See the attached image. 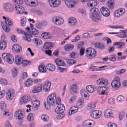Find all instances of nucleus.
<instances>
[{"label":"nucleus","mask_w":127,"mask_h":127,"mask_svg":"<svg viewBox=\"0 0 127 127\" xmlns=\"http://www.w3.org/2000/svg\"><path fill=\"white\" fill-rule=\"evenodd\" d=\"M56 105H61V99L59 97H57V94L56 93H53L50 94L47 99V104L46 102L44 103V106L46 110H50L51 109V106H53L54 104Z\"/></svg>","instance_id":"f257e3e1"},{"label":"nucleus","mask_w":127,"mask_h":127,"mask_svg":"<svg viewBox=\"0 0 127 127\" xmlns=\"http://www.w3.org/2000/svg\"><path fill=\"white\" fill-rule=\"evenodd\" d=\"M90 17L94 22H99L101 20L100 10L98 8L93 7L90 10Z\"/></svg>","instance_id":"f03ea898"},{"label":"nucleus","mask_w":127,"mask_h":127,"mask_svg":"<svg viewBox=\"0 0 127 127\" xmlns=\"http://www.w3.org/2000/svg\"><path fill=\"white\" fill-rule=\"evenodd\" d=\"M15 63L16 65H21L22 67H26L31 64V62L29 61L23 60L22 57L18 55H16L15 57Z\"/></svg>","instance_id":"7ed1b4c3"},{"label":"nucleus","mask_w":127,"mask_h":127,"mask_svg":"<svg viewBox=\"0 0 127 127\" xmlns=\"http://www.w3.org/2000/svg\"><path fill=\"white\" fill-rule=\"evenodd\" d=\"M85 55L87 59L92 60L97 56V51L93 48H88L85 50Z\"/></svg>","instance_id":"20e7f679"},{"label":"nucleus","mask_w":127,"mask_h":127,"mask_svg":"<svg viewBox=\"0 0 127 127\" xmlns=\"http://www.w3.org/2000/svg\"><path fill=\"white\" fill-rule=\"evenodd\" d=\"M2 59H3L4 62L7 64H11L14 62V58L10 54L3 53L2 54Z\"/></svg>","instance_id":"39448f33"},{"label":"nucleus","mask_w":127,"mask_h":127,"mask_svg":"<svg viewBox=\"0 0 127 127\" xmlns=\"http://www.w3.org/2000/svg\"><path fill=\"white\" fill-rule=\"evenodd\" d=\"M90 115L91 118L95 119L96 120L101 119V118H102V117L103 116V114L102 113V112L100 110L92 111L90 112Z\"/></svg>","instance_id":"423d86ee"},{"label":"nucleus","mask_w":127,"mask_h":127,"mask_svg":"<svg viewBox=\"0 0 127 127\" xmlns=\"http://www.w3.org/2000/svg\"><path fill=\"white\" fill-rule=\"evenodd\" d=\"M64 3L68 8L75 7V4L79 3L78 0H64Z\"/></svg>","instance_id":"0eeeda50"},{"label":"nucleus","mask_w":127,"mask_h":127,"mask_svg":"<svg viewBox=\"0 0 127 127\" xmlns=\"http://www.w3.org/2000/svg\"><path fill=\"white\" fill-rule=\"evenodd\" d=\"M111 86L113 89H119L121 87L120 77L118 76L115 77L112 81Z\"/></svg>","instance_id":"6e6552de"},{"label":"nucleus","mask_w":127,"mask_h":127,"mask_svg":"<svg viewBox=\"0 0 127 127\" xmlns=\"http://www.w3.org/2000/svg\"><path fill=\"white\" fill-rule=\"evenodd\" d=\"M125 14H126V9L124 8L118 9L114 12V16L117 18H119V17L125 15Z\"/></svg>","instance_id":"1a4fd4ad"},{"label":"nucleus","mask_w":127,"mask_h":127,"mask_svg":"<svg viewBox=\"0 0 127 127\" xmlns=\"http://www.w3.org/2000/svg\"><path fill=\"white\" fill-rule=\"evenodd\" d=\"M15 96V91L12 89H8L6 93V98L8 101H12Z\"/></svg>","instance_id":"9d476101"},{"label":"nucleus","mask_w":127,"mask_h":127,"mask_svg":"<svg viewBox=\"0 0 127 127\" xmlns=\"http://www.w3.org/2000/svg\"><path fill=\"white\" fill-rule=\"evenodd\" d=\"M52 20L56 25H62L64 23V20L60 16H54L52 18Z\"/></svg>","instance_id":"9b49d317"},{"label":"nucleus","mask_w":127,"mask_h":127,"mask_svg":"<svg viewBox=\"0 0 127 127\" xmlns=\"http://www.w3.org/2000/svg\"><path fill=\"white\" fill-rule=\"evenodd\" d=\"M51 85H52V83L50 81L47 80L45 81L43 85V90L44 92H46V93H49L51 89Z\"/></svg>","instance_id":"f8f14e48"},{"label":"nucleus","mask_w":127,"mask_h":127,"mask_svg":"<svg viewBox=\"0 0 127 127\" xmlns=\"http://www.w3.org/2000/svg\"><path fill=\"white\" fill-rule=\"evenodd\" d=\"M109 90V87L107 86H99L97 88V92L99 95H107V91Z\"/></svg>","instance_id":"ddd939ff"},{"label":"nucleus","mask_w":127,"mask_h":127,"mask_svg":"<svg viewBox=\"0 0 127 127\" xmlns=\"http://www.w3.org/2000/svg\"><path fill=\"white\" fill-rule=\"evenodd\" d=\"M103 114L106 119H110L115 115V111L111 109H106L104 111Z\"/></svg>","instance_id":"4468645a"},{"label":"nucleus","mask_w":127,"mask_h":127,"mask_svg":"<svg viewBox=\"0 0 127 127\" xmlns=\"http://www.w3.org/2000/svg\"><path fill=\"white\" fill-rule=\"evenodd\" d=\"M51 7H58L61 5V0H48Z\"/></svg>","instance_id":"2eb2a0df"},{"label":"nucleus","mask_w":127,"mask_h":127,"mask_svg":"<svg viewBox=\"0 0 127 127\" xmlns=\"http://www.w3.org/2000/svg\"><path fill=\"white\" fill-rule=\"evenodd\" d=\"M14 117L19 121H22L24 118V112L21 110H17L15 114Z\"/></svg>","instance_id":"dca6fc26"},{"label":"nucleus","mask_w":127,"mask_h":127,"mask_svg":"<svg viewBox=\"0 0 127 127\" xmlns=\"http://www.w3.org/2000/svg\"><path fill=\"white\" fill-rule=\"evenodd\" d=\"M43 89L42 83H38L33 87L32 92L33 94H38L42 91Z\"/></svg>","instance_id":"f3484780"},{"label":"nucleus","mask_w":127,"mask_h":127,"mask_svg":"<svg viewBox=\"0 0 127 127\" xmlns=\"http://www.w3.org/2000/svg\"><path fill=\"white\" fill-rule=\"evenodd\" d=\"M108 82L109 81L108 80V79L104 78L103 77H100L96 80V83L98 86H101L103 85H104V86H107L109 84Z\"/></svg>","instance_id":"a211bd4d"},{"label":"nucleus","mask_w":127,"mask_h":127,"mask_svg":"<svg viewBox=\"0 0 127 127\" xmlns=\"http://www.w3.org/2000/svg\"><path fill=\"white\" fill-rule=\"evenodd\" d=\"M100 11L102 15L105 17H109V16L111 15V11H110V9L106 6H102L100 8Z\"/></svg>","instance_id":"6ab92c4d"},{"label":"nucleus","mask_w":127,"mask_h":127,"mask_svg":"<svg viewBox=\"0 0 127 127\" xmlns=\"http://www.w3.org/2000/svg\"><path fill=\"white\" fill-rule=\"evenodd\" d=\"M13 9L18 14H22L24 8L20 5L14 4L13 5Z\"/></svg>","instance_id":"aec40b11"},{"label":"nucleus","mask_w":127,"mask_h":127,"mask_svg":"<svg viewBox=\"0 0 127 127\" xmlns=\"http://www.w3.org/2000/svg\"><path fill=\"white\" fill-rule=\"evenodd\" d=\"M40 106V101L37 99L33 100L31 101V107L33 111H37Z\"/></svg>","instance_id":"412c9836"},{"label":"nucleus","mask_w":127,"mask_h":127,"mask_svg":"<svg viewBox=\"0 0 127 127\" xmlns=\"http://www.w3.org/2000/svg\"><path fill=\"white\" fill-rule=\"evenodd\" d=\"M29 101H31V96L28 95H24L20 100V104H21V105L26 104V103H28Z\"/></svg>","instance_id":"4be33fe9"},{"label":"nucleus","mask_w":127,"mask_h":127,"mask_svg":"<svg viewBox=\"0 0 127 127\" xmlns=\"http://www.w3.org/2000/svg\"><path fill=\"white\" fill-rule=\"evenodd\" d=\"M3 9L7 12H10L11 9H13V6L10 3H4L3 4Z\"/></svg>","instance_id":"5701e85b"},{"label":"nucleus","mask_w":127,"mask_h":127,"mask_svg":"<svg viewBox=\"0 0 127 127\" xmlns=\"http://www.w3.org/2000/svg\"><path fill=\"white\" fill-rule=\"evenodd\" d=\"M95 126V121L92 120H87L83 122V127H92Z\"/></svg>","instance_id":"b1692460"},{"label":"nucleus","mask_w":127,"mask_h":127,"mask_svg":"<svg viewBox=\"0 0 127 127\" xmlns=\"http://www.w3.org/2000/svg\"><path fill=\"white\" fill-rule=\"evenodd\" d=\"M65 110V106L63 104H59L56 108V113L57 114H61Z\"/></svg>","instance_id":"393cba45"},{"label":"nucleus","mask_w":127,"mask_h":127,"mask_svg":"<svg viewBox=\"0 0 127 127\" xmlns=\"http://www.w3.org/2000/svg\"><path fill=\"white\" fill-rule=\"evenodd\" d=\"M3 19L5 20V23L7 26H11L13 25V21L9 17H6L4 16L2 17Z\"/></svg>","instance_id":"a878e982"},{"label":"nucleus","mask_w":127,"mask_h":127,"mask_svg":"<svg viewBox=\"0 0 127 127\" xmlns=\"http://www.w3.org/2000/svg\"><path fill=\"white\" fill-rule=\"evenodd\" d=\"M32 42L36 46H41L43 44L42 40L38 38H35L32 40Z\"/></svg>","instance_id":"bb28decb"},{"label":"nucleus","mask_w":127,"mask_h":127,"mask_svg":"<svg viewBox=\"0 0 127 127\" xmlns=\"http://www.w3.org/2000/svg\"><path fill=\"white\" fill-rule=\"evenodd\" d=\"M55 63L56 65L59 67H64L66 65V64H65L64 61L59 59H57L55 60Z\"/></svg>","instance_id":"cd10ccee"},{"label":"nucleus","mask_w":127,"mask_h":127,"mask_svg":"<svg viewBox=\"0 0 127 127\" xmlns=\"http://www.w3.org/2000/svg\"><path fill=\"white\" fill-rule=\"evenodd\" d=\"M108 66L105 65V66H100L99 68H96V66H91L89 67V69L90 70H92L93 71H102V70H104V68H107Z\"/></svg>","instance_id":"c85d7f7f"},{"label":"nucleus","mask_w":127,"mask_h":127,"mask_svg":"<svg viewBox=\"0 0 127 127\" xmlns=\"http://www.w3.org/2000/svg\"><path fill=\"white\" fill-rule=\"evenodd\" d=\"M107 6L109 9H114L115 8V0H109L107 3Z\"/></svg>","instance_id":"c756f323"},{"label":"nucleus","mask_w":127,"mask_h":127,"mask_svg":"<svg viewBox=\"0 0 127 127\" xmlns=\"http://www.w3.org/2000/svg\"><path fill=\"white\" fill-rule=\"evenodd\" d=\"M7 46V42L6 40H0V50H4Z\"/></svg>","instance_id":"7c9ffc66"},{"label":"nucleus","mask_w":127,"mask_h":127,"mask_svg":"<svg viewBox=\"0 0 127 127\" xmlns=\"http://www.w3.org/2000/svg\"><path fill=\"white\" fill-rule=\"evenodd\" d=\"M127 33V30H120V32H117L118 37H120V38H126L127 37V35H126V33Z\"/></svg>","instance_id":"2f4dec72"},{"label":"nucleus","mask_w":127,"mask_h":127,"mask_svg":"<svg viewBox=\"0 0 127 127\" xmlns=\"http://www.w3.org/2000/svg\"><path fill=\"white\" fill-rule=\"evenodd\" d=\"M87 92L90 94H92L95 92V86L92 85H87L86 87Z\"/></svg>","instance_id":"473e14b6"},{"label":"nucleus","mask_w":127,"mask_h":127,"mask_svg":"<svg viewBox=\"0 0 127 127\" xmlns=\"http://www.w3.org/2000/svg\"><path fill=\"white\" fill-rule=\"evenodd\" d=\"M40 119L44 123H48L49 120H50V117L46 114H42L40 117Z\"/></svg>","instance_id":"72a5a7b5"},{"label":"nucleus","mask_w":127,"mask_h":127,"mask_svg":"<svg viewBox=\"0 0 127 127\" xmlns=\"http://www.w3.org/2000/svg\"><path fill=\"white\" fill-rule=\"evenodd\" d=\"M12 51L16 53H19L21 50V47L18 45H14L12 47Z\"/></svg>","instance_id":"f704fd0d"},{"label":"nucleus","mask_w":127,"mask_h":127,"mask_svg":"<svg viewBox=\"0 0 127 127\" xmlns=\"http://www.w3.org/2000/svg\"><path fill=\"white\" fill-rule=\"evenodd\" d=\"M33 84V80L31 78L27 79L24 83L25 87L26 88H29V87H31Z\"/></svg>","instance_id":"c9c22d12"},{"label":"nucleus","mask_w":127,"mask_h":127,"mask_svg":"<svg viewBox=\"0 0 127 127\" xmlns=\"http://www.w3.org/2000/svg\"><path fill=\"white\" fill-rule=\"evenodd\" d=\"M54 46L53 43L47 42L44 45V49H52Z\"/></svg>","instance_id":"e433bc0d"},{"label":"nucleus","mask_w":127,"mask_h":127,"mask_svg":"<svg viewBox=\"0 0 127 127\" xmlns=\"http://www.w3.org/2000/svg\"><path fill=\"white\" fill-rule=\"evenodd\" d=\"M68 23L69 25H76V24H77V20L74 17L69 18L68 19Z\"/></svg>","instance_id":"4c0bfd02"},{"label":"nucleus","mask_w":127,"mask_h":127,"mask_svg":"<svg viewBox=\"0 0 127 127\" xmlns=\"http://www.w3.org/2000/svg\"><path fill=\"white\" fill-rule=\"evenodd\" d=\"M38 70L40 73H46V71H47L46 67L42 64L39 65Z\"/></svg>","instance_id":"58836bf2"},{"label":"nucleus","mask_w":127,"mask_h":127,"mask_svg":"<svg viewBox=\"0 0 127 127\" xmlns=\"http://www.w3.org/2000/svg\"><path fill=\"white\" fill-rule=\"evenodd\" d=\"M69 91L71 94L77 93V85L76 84L71 85Z\"/></svg>","instance_id":"ea45409f"},{"label":"nucleus","mask_w":127,"mask_h":127,"mask_svg":"<svg viewBox=\"0 0 127 127\" xmlns=\"http://www.w3.org/2000/svg\"><path fill=\"white\" fill-rule=\"evenodd\" d=\"M46 68L47 70H49L50 72H53L54 71H55V69H56L55 65L51 64H47Z\"/></svg>","instance_id":"a19ab883"},{"label":"nucleus","mask_w":127,"mask_h":127,"mask_svg":"<svg viewBox=\"0 0 127 127\" xmlns=\"http://www.w3.org/2000/svg\"><path fill=\"white\" fill-rule=\"evenodd\" d=\"M30 33L32 34V35H34V36H37V35H39L40 31L35 28H32Z\"/></svg>","instance_id":"79ce46f5"},{"label":"nucleus","mask_w":127,"mask_h":127,"mask_svg":"<svg viewBox=\"0 0 127 127\" xmlns=\"http://www.w3.org/2000/svg\"><path fill=\"white\" fill-rule=\"evenodd\" d=\"M74 49V46L72 44L66 45L64 47L65 51H71Z\"/></svg>","instance_id":"37998d69"},{"label":"nucleus","mask_w":127,"mask_h":127,"mask_svg":"<svg viewBox=\"0 0 127 127\" xmlns=\"http://www.w3.org/2000/svg\"><path fill=\"white\" fill-rule=\"evenodd\" d=\"M95 48H99L101 50H104L105 49V45L100 43H96L94 44Z\"/></svg>","instance_id":"c03bdc74"},{"label":"nucleus","mask_w":127,"mask_h":127,"mask_svg":"<svg viewBox=\"0 0 127 127\" xmlns=\"http://www.w3.org/2000/svg\"><path fill=\"white\" fill-rule=\"evenodd\" d=\"M31 35L29 34H25L24 37H23V39L24 41L27 42H31Z\"/></svg>","instance_id":"a18cd8bd"},{"label":"nucleus","mask_w":127,"mask_h":127,"mask_svg":"<svg viewBox=\"0 0 127 127\" xmlns=\"http://www.w3.org/2000/svg\"><path fill=\"white\" fill-rule=\"evenodd\" d=\"M76 106L79 108H83L85 106V103L83 99H79L76 102Z\"/></svg>","instance_id":"49530a36"},{"label":"nucleus","mask_w":127,"mask_h":127,"mask_svg":"<svg viewBox=\"0 0 127 127\" xmlns=\"http://www.w3.org/2000/svg\"><path fill=\"white\" fill-rule=\"evenodd\" d=\"M97 4V1L95 0H90L87 3V5L89 7L96 6Z\"/></svg>","instance_id":"de8ad7c7"},{"label":"nucleus","mask_w":127,"mask_h":127,"mask_svg":"<svg viewBox=\"0 0 127 127\" xmlns=\"http://www.w3.org/2000/svg\"><path fill=\"white\" fill-rule=\"evenodd\" d=\"M117 103H119V104L124 103V102H125V97H124L123 95H119L117 97Z\"/></svg>","instance_id":"09e8293b"},{"label":"nucleus","mask_w":127,"mask_h":127,"mask_svg":"<svg viewBox=\"0 0 127 127\" xmlns=\"http://www.w3.org/2000/svg\"><path fill=\"white\" fill-rule=\"evenodd\" d=\"M80 94L82 97L83 98H84V99H86V100H88V99H89V96L87 95V94H88V93L87 92V91H86V90L83 89L81 90L80 91Z\"/></svg>","instance_id":"8fccbe9b"},{"label":"nucleus","mask_w":127,"mask_h":127,"mask_svg":"<svg viewBox=\"0 0 127 127\" xmlns=\"http://www.w3.org/2000/svg\"><path fill=\"white\" fill-rule=\"evenodd\" d=\"M114 46H117V48L121 49L123 46H125V43L122 42H115L114 43Z\"/></svg>","instance_id":"3c124183"},{"label":"nucleus","mask_w":127,"mask_h":127,"mask_svg":"<svg viewBox=\"0 0 127 127\" xmlns=\"http://www.w3.org/2000/svg\"><path fill=\"white\" fill-rule=\"evenodd\" d=\"M35 118V114L33 113H30L27 116V120L28 122H32Z\"/></svg>","instance_id":"603ef678"},{"label":"nucleus","mask_w":127,"mask_h":127,"mask_svg":"<svg viewBox=\"0 0 127 127\" xmlns=\"http://www.w3.org/2000/svg\"><path fill=\"white\" fill-rule=\"evenodd\" d=\"M2 116L4 118H8L10 116V113L8 109L2 111Z\"/></svg>","instance_id":"864d4df0"},{"label":"nucleus","mask_w":127,"mask_h":127,"mask_svg":"<svg viewBox=\"0 0 127 127\" xmlns=\"http://www.w3.org/2000/svg\"><path fill=\"white\" fill-rule=\"evenodd\" d=\"M0 109L2 111L7 110V108H6V103H5L4 101H2L0 103Z\"/></svg>","instance_id":"5fc2aeb1"},{"label":"nucleus","mask_w":127,"mask_h":127,"mask_svg":"<svg viewBox=\"0 0 127 127\" xmlns=\"http://www.w3.org/2000/svg\"><path fill=\"white\" fill-rule=\"evenodd\" d=\"M12 76L13 78H15L17 76V69L15 67H14L11 70Z\"/></svg>","instance_id":"6e6d98bb"},{"label":"nucleus","mask_w":127,"mask_h":127,"mask_svg":"<svg viewBox=\"0 0 127 127\" xmlns=\"http://www.w3.org/2000/svg\"><path fill=\"white\" fill-rule=\"evenodd\" d=\"M38 5V1L37 0H32V1H31V4H30V6L35 7V6H37Z\"/></svg>","instance_id":"4d7b16f0"},{"label":"nucleus","mask_w":127,"mask_h":127,"mask_svg":"<svg viewBox=\"0 0 127 127\" xmlns=\"http://www.w3.org/2000/svg\"><path fill=\"white\" fill-rule=\"evenodd\" d=\"M20 24L21 26H25V25L26 24V18H25V17H21Z\"/></svg>","instance_id":"13d9d810"},{"label":"nucleus","mask_w":127,"mask_h":127,"mask_svg":"<svg viewBox=\"0 0 127 127\" xmlns=\"http://www.w3.org/2000/svg\"><path fill=\"white\" fill-rule=\"evenodd\" d=\"M96 108V104L94 103H90L88 104V109L90 111L95 110Z\"/></svg>","instance_id":"bf43d9fd"},{"label":"nucleus","mask_w":127,"mask_h":127,"mask_svg":"<svg viewBox=\"0 0 127 127\" xmlns=\"http://www.w3.org/2000/svg\"><path fill=\"white\" fill-rule=\"evenodd\" d=\"M0 84L2 86H6L8 84L7 80L4 78H0Z\"/></svg>","instance_id":"052dcab7"},{"label":"nucleus","mask_w":127,"mask_h":127,"mask_svg":"<svg viewBox=\"0 0 127 127\" xmlns=\"http://www.w3.org/2000/svg\"><path fill=\"white\" fill-rule=\"evenodd\" d=\"M1 26L5 32L8 33L10 30L9 27H7V26L4 25L3 24H1Z\"/></svg>","instance_id":"680f3d73"},{"label":"nucleus","mask_w":127,"mask_h":127,"mask_svg":"<svg viewBox=\"0 0 127 127\" xmlns=\"http://www.w3.org/2000/svg\"><path fill=\"white\" fill-rule=\"evenodd\" d=\"M77 100V96H73L70 97V98L68 100V102L69 104H73V103H75L76 100Z\"/></svg>","instance_id":"e2e57ef3"},{"label":"nucleus","mask_w":127,"mask_h":127,"mask_svg":"<svg viewBox=\"0 0 127 127\" xmlns=\"http://www.w3.org/2000/svg\"><path fill=\"white\" fill-rule=\"evenodd\" d=\"M66 63L69 65H73V64H75L76 63V61L72 59H66Z\"/></svg>","instance_id":"0e129e2a"},{"label":"nucleus","mask_w":127,"mask_h":127,"mask_svg":"<svg viewBox=\"0 0 127 127\" xmlns=\"http://www.w3.org/2000/svg\"><path fill=\"white\" fill-rule=\"evenodd\" d=\"M127 71V69H121L120 70L117 71L116 72V73L118 75H121V74H124V73H126Z\"/></svg>","instance_id":"69168bd1"},{"label":"nucleus","mask_w":127,"mask_h":127,"mask_svg":"<svg viewBox=\"0 0 127 127\" xmlns=\"http://www.w3.org/2000/svg\"><path fill=\"white\" fill-rule=\"evenodd\" d=\"M42 36L44 39H49L50 38V35L48 33L45 32L43 33Z\"/></svg>","instance_id":"338daca9"},{"label":"nucleus","mask_w":127,"mask_h":127,"mask_svg":"<svg viewBox=\"0 0 127 127\" xmlns=\"http://www.w3.org/2000/svg\"><path fill=\"white\" fill-rule=\"evenodd\" d=\"M115 103V99L113 98H110L108 99V104H109V105H114Z\"/></svg>","instance_id":"774afa93"}]
</instances>
